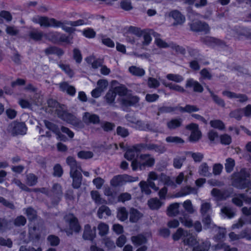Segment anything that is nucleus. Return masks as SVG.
Instances as JSON below:
<instances>
[{"instance_id":"1","label":"nucleus","mask_w":251,"mask_h":251,"mask_svg":"<svg viewBox=\"0 0 251 251\" xmlns=\"http://www.w3.org/2000/svg\"><path fill=\"white\" fill-rule=\"evenodd\" d=\"M249 176L246 169H242L239 172L233 174L232 185L240 189L248 188L246 191H249L251 190V181L248 178Z\"/></svg>"},{"instance_id":"2","label":"nucleus","mask_w":251,"mask_h":251,"mask_svg":"<svg viewBox=\"0 0 251 251\" xmlns=\"http://www.w3.org/2000/svg\"><path fill=\"white\" fill-rule=\"evenodd\" d=\"M155 163V159L151 154H141L138 159H133L131 162V167L133 171L138 169L140 170H144L146 167H151Z\"/></svg>"},{"instance_id":"3","label":"nucleus","mask_w":251,"mask_h":251,"mask_svg":"<svg viewBox=\"0 0 251 251\" xmlns=\"http://www.w3.org/2000/svg\"><path fill=\"white\" fill-rule=\"evenodd\" d=\"M7 130L13 136L24 135L26 132L27 128L24 123L13 122L8 126Z\"/></svg>"},{"instance_id":"4","label":"nucleus","mask_w":251,"mask_h":251,"mask_svg":"<svg viewBox=\"0 0 251 251\" xmlns=\"http://www.w3.org/2000/svg\"><path fill=\"white\" fill-rule=\"evenodd\" d=\"M59 118L64 121L75 126H78L81 121L75 116L68 113L67 111H56Z\"/></svg>"},{"instance_id":"5","label":"nucleus","mask_w":251,"mask_h":251,"mask_svg":"<svg viewBox=\"0 0 251 251\" xmlns=\"http://www.w3.org/2000/svg\"><path fill=\"white\" fill-rule=\"evenodd\" d=\"M52 194L50 196L53 197L52 200V203L53 205H57L60 201L62 197V191L61 185L58 183L53 184L51 189Z\"/></svg>"},{"instance_id":"6","label":"nucleus","mask_w":251,"mask_h":251,"mask_svg":"<svg viewBox=\"0 0 251 251\" xmlns=\"http://www.w3.org/2000/svg\"><path fill=\"white\" fill-rule=\"evenodd\" d=\"M42 227L39 225H35L33 226H29L28 237L30 241L38 240L42 232Z\"/></svg>"},{"instance_id":"7","label":"nucleus","mask_w":251,"mask_h":251,"mask_svg":"<svg viewBox=\"0 0 251 251\" xmlns=\"http://www.w3.org/2000/svg\"><path fill=\"white\" fill-rule=\"evenodd\" d=\"M87 22L83 19H79L75 21H56L55 27H61L64 30L65 28H67L69 25L71 26H77L86 25Z\"/></svg>"},{"instance_id":"8","label":"nucleus","mask_w":251,"mask_h":251,"mask_svg":"<svg viewBox=\"0 0 251 251\" xmlns=\"http://www.w3.org/2000/svg\"><path fill=\"white\" fill-rule=\"evenodd\" d=\"M186 128L191 130V134L189 137L191 142L198 141L201 137V132L198 129V126L196 124L192 123L186 126Z\"/></svg>"},{"instance_id":"9","label":"nucleus","mask_w":251,"mask_h":251,"mask_svg":"<svg viewBox=\"0 0 251 251\" xmlns=\"http://www.w3.org/2000/svg\"><path fill=\"white\" fill-rule=\"evenodd\" d=\"M66 220L69 223L71 230L76 233H79L81 227L78 222L77 218L73 214H70L66 216Z\"/></svg>"},{"instance_id":"10","label":"nucleus","mask_w":251,"mask_h":251,"mask_svg":"<svg viewBox=\"0 0 251 251\" xmlns=\"http://www.w3.org/2000/svg\"><path fill=\"white\" fill-rule=\"evenodd\" d=\"M96 237V227L91 228V226L87 224L84 226L82 238L85 240L93 241Z\"/></svg>"},{"instance_id":"11","label":"nucleus","mask_w":251,"mask_h":251,"mask_svg":"<svg viewBox=\"0 0 251 251\" xmlns=\"http://www.w3.org/2000/svg\"><path fill=\"white\" fill-rule=\"evenodd\" d=\"M66 163L70 166V174H73L75 172H82L80 163L77 162L76 160L72 156H68L66 158Z\"/></svg>"},{"instance_id":"12","label":"nucleus","mask_w":251,"mask_h":251,"mask_svg":"<svg viewBox=\"0 0 251 251\" xmlns=\"http://www.w3.org/2000/svg\"><path fill=\"white\" fill-rule=\"evenodd\" d=\"M182 243L184 246H188L193 248L198 243L197 235L187 231L185 233V235H184Z\"/></svg>"},{"instance_id":"13","label":"nucleus","mask_w":251,"mask_h":251,"mask_svg":"<svg viewBox=\"0 0 251 251\" xmlns=\"http://www.w3.org/2000/svg\"><path fill=\"white\" fill-rule=\"evenodd\" d=\"M190 28L192 31L196 32H205L206 33L209 31V27L205 23L198 21L190 25Z\"/></svg>"},{"instance_id":"14","label":"nucleus","mask_w":251,"mask_h":251,"mask_svg":"<svg viewBox=\"0 0 251 251\" xmlns=\"http://www.w3.org/2000/svg\"><path fill=\"white\" fill-rule=\"evenodd\" d=\"M56 20L54 18H49L47 17H40L38 18L36 23L40 24L41 26L44 27H55L56 25Z\"/></svg>"},{"instance_id":"15","label":"nucleus","mask_w":251,"mask_h":251,"mask_svg":"<svg viewBox=\"0 0 251 251\" xmlns=\"http://www.w3.org/2000/svg\"><path fill=\"white\" fill-rule=\"evenodd\" d=\"M170 17H172L175 21L173 25L182 24L185 20V17L183 16L181 13L178 10H175L170 12L169 14Z\"/></svg>"},{"instance_id":"16","label":"nucleus","mask_w":251,"mask_h":251,"mask_svg":"<svg viewBox=\"0 0 251 251\" xmlns=\"http://www.w3.org/2000/svg\"><path fill=\"white\" fill-rule=\"evenodd\" d=\"M81 172L70 174V177L73 179L72 186L75 189L79 188L82 183V176Z\"/></svg>"},{"instance_id":"17","label":"nucleus","mask_w":251,"mask_h":251,"mask_svg":"<svg viewBox=\"0 0 251 251\" xmlns=\"http://www.w3.org/2000/svg\"><path fill=\"white\" fill-rule=\"evenodd\" d=\"M83 122L87 124H98L100 123V120L99 117L94 114H91L89 112H85L83 117Z\"/></svg>"},{"instance_id":"18","label":"nucleus","mask_w":251,"mask_h":251,"mask_svg":"<svg viewBox=\"0 0 251 251\" xmlns=\"http://www.w3.org/2000/svg\"><path fill=\"white\" fill-rule=\"evenodd\" d=\"M211 194L218 201L226 200L229 196L227 191L220 190L217 188H213L211 192Z\"/></svg>"},{"instance_id":"19","label":"nucleus","mask_w":251,"mask_h":251,"mask_svg":"<svg viewBox=\"0 0 251 251\" xmlns=\"http://www.w3.org/2000/svg\"><path fill=\"white\" fill-rule=\"evenodd\" d=\"M118 100L121 105L128 107L136 104L139 101V98L136 96H132L127 99H118Z\"/></svg>"},{"instance_id":"20","label":"nucleus","mask_w":251,"mask_h":251,"mask_svg":"<svg viewBox=\"0 0 251 251\" xmlns=\"http://www.w3.org/2000/svg\"><path fill=\"white\" fill-rule=\"evenodd\" d=\"M118 100L121 105L128 107L136 104L139 101V98L136 96H132L127 99H118Z\"/></svg>"},{"instance_id":"21","label":"nucleus","mask_w":251,"mask_h":251,"mask_svg":"<svg viewBox=\"0 0 251 251\" xmlns=\"http://www.w3.org/2000/svg\"><path fill=\"white\" fill-rule=\"evenodd\" d=\"M186 87H193V90L195 92L201 93L203 91V88L201 85L198 81L193 80L192 78L189 79L186 81Z\"/></svg>"},{"instance_id":"22","label":"nucleus","mask_w":251,"mask_h":251,"mask_svg":"<svg viewBox=\"0 0 251 251\" xmlns=\"http://www.w3.org/2000/svg\"><path fill=\"white\" fill-rule=\"evenodd\" d=\"M129 221L131 223H136L143 216L142 214L137 209L131 208L129 211Z\"/></svg>"},{"instance_id":"23","label":"nucleus","mask_w":251,"mask_h":251,"mask_svg":"<svg viewBox=\"0 0 251 251\" xmlns=\"http://www.w3.org/2000/svg\"><path fill=\"white\" fill-rule=\"evenodd\" d=\"M149 151H153L158 154H162L166 151L167 148L163 144H155L150 143Z\"/></svg>"},{"instance_id":"24","label":"nucleus","mask_w":251,"mask_h":251,"mask_svg":"<svg viewBox=\"0 0 251 251\" xmlns=\"http://www.w3.org/2000/svg\"><path fill=\"white\" fill-rule=\"evenodd\" d=\"M179 221L186 227L188 228L193 226V221L190 216L186 213H184L182 216L179 218Z\"/></svg>"},{"instance_id":"25","label":"nucleus","mask_w":251,"mask_h":251,"mask_svg":"<svg viewBox=\"0 0 251 251\" xmlns=\"http://www.w3.org/2000/svg\"><path fill=\"white\" fill-rule=\"evenodd\" d=\"M131 240L133 244L136 246L141 245L147 242L146 237L142 234L133 236L131 237Z\"/></svg>"},{"instance_id":"26","label":"nucleus","mask_w":251,"mask_h":251,"mask_svg":"<svg viewBox=\"0 0 251 251\" xmlns=\"http://www.w3.org/2000/svg\"><path fill=\"white\" fill-rule=\"evenodd\" d=\"M179 203H174L169 205L167 208V214L169 216H176L178 214Z\"/></svg>"},{"instance_id":"27","label":"nucleus","mask_w":251,"mask_h":251,"mask_svg":"<svg viewBox=\"0 0 251 251\" xmlns=\"http://www.w3.org/2000/svg\"><path fill=\"white\" fill-rule=\"evenodd\" d=\"M201 42L208 45H212L213 44L222 45L224 44L221 41L213 37L206 36L201 39Z\"/></svg>"},{"instance_id":"28","label":"nucleus","mask_w":251,"mask_h":251,"mask_svg":"<svg viewBox=\"0 0 251 251\" xmlns=\"http://www.w3.org/2000/svg\"><path fill=\"white\" fill-rule=\"evenodd\" d=\"M149 206L152 210L158 209L162 205L163 203L157 198H152L148 201Z\"/></svg>"},{"instance_id":"29","label":"nucleus","mask_w":251,"mask_h":251,"mask_svg":"<svg viewBox=\"0 0 251 251\" xmlns=\"http://www.w3.org/2000/svg\"><path fill=\"white\" fill-rule=\"evenodd\" d=\"M128 71L132 75L136 76H142L145 74V70L141 68L135 66H132L128 68Z\"/></svg>"},{"instance_id":"30","label":"nucleus","mask_w":251,"mask_h":251,"mask_svg":"<svg viewBox=\"0 0 251 251\" xmlns=\"http://www.w3.org/2000/svg\"><path fill=\"white\" fill-rule=\"evenodd\" d=\"M128 212L125 207L118 209L117 217L121 221L124 222L127 219Z\"/></svg>"},{"instance_id":"31","label":"nucleus","mask_w":251,"mask_h":251,"mask_svg":"<svg viewBox=\"0 0 251 251\" xmlns=\"http://www.w3.org/2000/svg\"><path fill=\"white\" fill-rule=\"evenodd\" d=\"M29 37L35 41H41L43 37V33L37 29H33L29 31L28 34Z\"/></svg>"},{"instance_id":"32","label":"nucleus","mask_w":251,"mask_h":251,"mask_svg":"<svg viewBox=\"0 0 251 251\" xmlns=\"http://www.w3.org/2000/svg\"><path fill=\"white\" fill-rule=\"evenodd\" d=\"M38 182V177L33 174H29L26 176L25 182L29 186L35 185Z\"/></svg>"},{"instance_id":"33","label":"nucleus","mask_w":251,"mask_h":251,"mask_svg":"<svg viewBox=\"0 0 251 251\" xmlns=\"http://www.w3.org/2000/svg\"><path fill=\"white\" fill-rule=\"evenodd\" d=\"M45 52L46 55H50L52 54H56L58 56L62 55L64 52L59 48L56 47H50L45 50Z\"/></svg>"},{"instance_id":"34","label":"nucleus","mask_w":251,"mask_h":251,"mask_svg":"<svg viewBox=\"0 0 251 251\" xmlns=\"http://www.w3.org/2000/svg\"><path fill=\"white\" fill-rule=\"evenodd\" d=\"M48 104L49 107L55 108L56 110H58V108L64 110L67 108L65 105L60 104L56 100L53 99L49 100L48 101Z\"/></svg>"},{"instance_id":"35","label":"nucleus","mask_w":251,"mask_h":251,"mask_svg":"<svg viewBox=\"0 0 251 251\" xmlns=\"http://www.w3.org/2000/svg\"><path fill=\"white\" fill-rule=\"evenodd\" d=\"M116 96V94L114 90L110 89L106 94L104 98L108 104H111L114 102Z\"/></svg>"},{"instance_id":"36","label":"nucleus","mask_w":251,"mask_h":251,"mask_svg":"<svg viewBox=\"0 0 251 251\" xmlns=\"http://www.w3.org/2000/svg\"><path fill=\"white\" fill-rule=\"evenodd\" d=\"M199 172L201 176H209L211 174L209 171V167L206 163H202L199 167Z\"/></svg>"},{"instance_id":"37","label":"nucleus","mask_w":251,"mask_h":251,"mask_svg":"<svg viewBox=\"0 0 251 251\" xmlns=\"http://www.w3.org/2000/svg\"><path fill=\"white\" fill-rule=\"evenodd\" d=\"M104 213L107 216H109L111 214V210L109 207L106 205H102L99 208L97 212V215L100 219H102Z\"/></svg>"},{"instance_id":"38","label":"nucleus","mask_w":251,"mask_h":251,"mask_svg":"<svg viewBox=\"0 0 251 251\" xmlns=\"http://www.w3.org/2000/svg\"><path fill=\"white\" fill-rule=\"evenodd\" d=\"M221 212L228 218H232L235 215L234 209L229 206L223 207L221 209Z\"/></svg>"},{"instance_id":"39","label":"nucleus","mask_w":251,"mask_h":251,"mask_svg":"<svg viewBox=\"0 0 251 251\" xmlns=\"http://www.w3.org/2000/svg\"><path fill=\"white\" fill-rule=\"evenodd\" d=\"M91 196L95 202L98 204L106 203V201L100 197V195L97 191H92Z\"/></svg>"},{"instance_id":"40","label":"nucleus","mask_w":251,"mask_h":251,"mask_svg":"<svg viewBox=\"0 0 251 251\" xmlns=\"http://www.w3.org/2000/svg\"><path fill=\"white\" fill-rule=\"evenodd\" d=\"M202 216V222L204 226L207 228H214L216 227V226L212 223L211 219L209 215H205Z\"/></svg>"},{"instance_id":"41","label":"nucleus","mask_w":251,"mask_h":251,"mask_svg":"<svg viewBox=\"0 0 251 251\" xmlns=\"http://www.w3.org/2000/svg\"><path fill=\"white\" fill-rule=\"evenodd\" d=\"M59 33L50 32L45 35L46 38L53 43H59Z\"/></svg>"},{"instance_id":"42","label":"nucleus","mask_w":251,"mask_h":251,"mask_svg":"<svg viewBox=\"0 0 251 251\" xmlns=\"http://www.w3.org/2000/svg\"><path fill=\"white\" fill-rule=\"evenodd\" d=\"M182 120L175 119L167 123V126L170 129H174L181 126Z\"/></svg>"},{"instance_id":"43","label":"nucleus","mask_w":251,"mask_h":251,"mask_svg":"<svg viewBox=\"0 0 251 251\" xmlns=\"http://www.w3.org/2000/svg\"><path fill=\"white\" fill-rule=\"evenodd\" d=\"M44 123L46 127L54 132L56 135L59 133L60 129L57 126L47 120H44Z\"/></svg>"},{"instance_id":"44","label":"nucleus","mask_w":251,"mask_h":251,"mask_svg":"<svg viewBox=\"0 0 251 251\" xmlns=\"http://www.w3.org/2000/svg\"><path fill=\"white\" fill-rule=\"evenodd\" d=\"M211 210V205L209 202H204L201 204L200 211L202 216L209 215Z\"/></svg>"},{"instance_id":"45","label":"nucleus","mask_w":251,"mask_h":251,"mask_svg":"<svg viewBox=\"0 0 251 251\" xmlns=\"http://www.w3.org/2000/svg\"><path fill=\"white\" fill-rule=\"evenodd\" d=\"M187 231V230H184L182 228H178L176 232L173 235V239L175 241H177L180 238H182L183 240Z\"/></svg>"},{"instance_id":"46","label":"nucleus","mask_w":251,"mask_h":251,"mask_svg":"<svg viewBox=\"0 0 251 251\" xmlns=\"http://www.w3.org/2000/svg\"><path fill=\"white\" fill-rule=\"evenodd\" d=\"M26 223V219L24 216L22 215L17 216L13 220V224L15 226L17 227L24 226L25 225Z\"/></svg>"},{"instance_id":"47","label":"nucleus","mask_w":251,"mask_h":251,"mask_svg":"<svg viewBox=\"0 0 251 251\" xmlns=\"http://www.w3.org/2000/svg\"><path fill=\"white\" fill-rule=\"evenodd\" d=\"M25 214H26L29 221H33L37 218V212L31 207L26 209Z\"/></svg>"},{"instance_id":"48","label":"nucleus","mask_w":251,"mask_h":251,"mask_svg":"<svg viewBox=\"0 0 251 251\" xmlns=\"http://www.w3.org/2000/svg\"><path fill=\"white\" fill-rule=\"evenodd\" d=\"M211 97L213 101L222 108H225V103L224 100L214 93H211Z\"/></svg>"},{"instance_id":"49","label":"nucleus","mask_w":251,"mask_h":251,"mask_svg":"<svg viewBox=\"0 0 251 251\" xmlns=\"http://www.w3.org/2000/svg\"><path fill=\"white\" fill-rule=\"evenodd\" d=\"M150 143H144L136 144L134 146L136 152H141L145 151H149Z\"/></svg>"},{"instance_id":"50","label":"nucleus","mask_w":251,"mask_h":251,"mask_svg":"<svg viewBox=\"0 0 251 251\" xmlns=\"http://www.w3.org/2000/svg\"><path fill=\"white\" fill-rule=\"evenodd\" d=\"M77 156L82 159H88L93 157L94 154L91 151H81L77 153Z\"/></svg>"},{"instance_id":"51","label":"nucleus","mask_w":251,"mask_h":251,"mask_svg":"<svg viewBox=\"0 0 251 251\" xmlns=\"http://www.w3.org/2000/svg\"><path fill=\"white\" fill-rule=\"evenodd\" d=\"M98 229L99 230V234L103 236L107 234L109 227L107 224L104 223H100L98 225Z\"/></svg>"},{"instance_id":"52","label":"nucleus","mask_w":251,"mask_h":251,"mask_svg":"<svg viewBox=\"0 0 251 251\" xmlns=\"http://www.w3.org/2000/svg\"><path fill=\"white\" fill-rule=\"evenodd\" d=\"M209 249V246L205 242H202L200 244L198 243L193 248V251H208Z\"/></svg>"},{"instance_id":"53","label":"nucleus","mask_w":251,"mask_h":251,"mask_svg":"<svg viewBox=\"0 0 251 251\" xmlns=\"http://www.w3.org/2000/svg\"><path fill=\"white\" fill-rule=\"evenodd\" d=\"M235 166V161L234 159L228 158L226 160V163H225V169L226 172L228 173L231 172Z\"/></svg>"},{"instance_id":"54","label":"nucleus","mask_w":251,"mask_h":251,"mask_svg":"<svg viewBox=\"0 0 251 251\" xmlns=\"http://www.w3.org/2000/svg\"><path fill=\"white\" fill-rule=\"evenodd\" d=\"M123 181H124L123 175H118L115 176L110 181L111 185L116 187L119 185H121L123 184Z\"/></svg>"},{"instance_id":"55","label":"nucleus","mask_w":251,"mask_h":251,"mask_svg":"<svg viewBox=\"0 0 251 251\" xmlns=\"http://www.w3.org/2000/svg\"><path fill=\"white\" fill-rule=\"evenodd\" d=\"M12 183H14L15 185H16L17 186H18L21 190L26 191L30 192H31V189L29 188L24 183H23L20 180L14 178L12 180Z\"/></svg>"},{"instance_id":"56","label":"nucleus","mask_w":251,"mask_h":251,"mask_svg":"<svg viewBox=\"0 0 251 251\" xmlns=\"http://www.w3.org/2000/svg\"><path fill=\"white\" fill-rule=\"evenodd\" d=\"M166 78L169 80H172L177 83L180 82L183 80V77L181 75L173 74H168L166 75Z\"/></svg>"},{"instance_id":"57","label":"nucleus","mask_w":251,"mask_h":251,"mask_svg":"<svg viewBox=\"0 0 251 251\" xmlns=\"http://www.w3.org/2000/svg\"><path fill=\"white\" fill-rule=\"evenodd\" d=\"M210 124L212 127L218 128L220 130L224 129L225 128V125L223 122L219 120L211 121Z\"/></svg>"},{"instance_id":"58","label":"nucleus","mask_w":251,"mask_h":251,"mask_svg":"<svg viewBox=\"0 0 251 251\" xmlns=\"http://www.w3.org/2000/svg\"><path fill=\"white\" fill-rule=\"evenodd\" d=\"M135 149L134 146L131 148L128 149L125 153V157L128 160H132L135 156Z\"/></svg>"},{"instance_id":"59","label":"nucleus","mask_w":251,"mask_h":251,"mask_svg":"<svg viewBox=\"0 0 251 251\" xmlns=\"http://www.w3.org/2000/svg\"><path fill=\"white\" fill-rule=\"evenodd\" d=\"M217 250L223 249L224 251H237L236 248H231L229 246L224 243H220L216 246Z\"/></svg>"},{"instance_id":"60","label":"nucleus","mask_w":251,"mask_h":251,"mask_svg":"<svg viewBox=\"0 0 251 251\" xmlns=\"http://www.w3.org/2000/svg\"><path fill=\"white\" fill-rule=\"evenodd\" d=\"M47 240L51 246H56L60 242V239L58 237L54 235H49L47 238Z\"/></svg>"},{"instance_id":"61","label":"nucleus","mask_w":251,"mask_h":251,"mask_svg":"<svg viewBox=\"0 0 251 251\" xmlns=\"http://www.w3.org/2000/svg\"><path fill=\"white\" fill-rule=\"evenodd\" d=\"M185 158L183 157L177 156L175 157L173 160V166L176 169H180L183 162L184 161Z\"/></svg>"},{"instance_id":"62","label":"nucleus","mask_w":251,"mask_h":251,"mask_svg":"<svg viewBox=\"0 0 251 251\" xmlns=\"http://www.w3.org/2000/svg\"><path fill=\"white\" fill-rule=\"evenodd\" d=\"M101 127L106 132L112 131L115 127L114 124L108 122H104L101 124Z\"/></svg>"},{"instance_id":"63","label":"nucleus","mask_w":251,"mask_h":251,"mask_svg":"<svg viewBox=\"0 0 251 251\" xmlns=\"http://www.w3.org/2000/svg\"><path fill=\"white\" fill-rule=\"evenodd\" d=\"M139 186L142 193H145L146 195H150L151 193V191L149 187V185H147L146 181H141L139 183Z\"/></svg>"},{"instance_id":"64","label":"nucleus","mask_w":251,"mask_h":251,"mask_svg":"<svg viewBox=\"0 0 251 251\" xmlns=\"http://www.w3.org/2000/svg\"><path fill=\"white\" fill-rule=\"evenodd\" d=\"M0 203L3 206L9 208L11 210H15L16 207L12 202H10L2 197L0 196Z\"/></svg>"}]
</instances>
